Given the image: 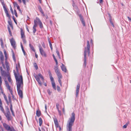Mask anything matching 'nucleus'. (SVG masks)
I'll return each mask as SVG.
<instances>
[{
  "mask_svg": "<svg viewBox=\"0 0 131 131\" xmlns=\"http://www.w3.org/2000/svg\"><path fill=\"white\" fill-rule=\"evenodd\" d=\"M14 75L16 80V85L18 95L21 99L23 97V84L22 76L18 77L16 74L14 73Z\"/></svg>",
  "mask_w": 131,
  "mask_h": 131,
  "instance_id": "f257e3e1",
  "label": "nucleus"
},
{
  "mask_svg": "<svg viewBox=\"0 0 131 131\" xmlns=\"http://www.w3.org/2000/svg\"><path fill=\"white\" fill-rule=\"evenodd\" d=\"M75 114L73 112L71 114V117L69 118L67 125V131H72V127L75 119Z\"/></svg>",
  "mask_w": 131,
  "mask_h": 131,
  "instance_id": "f03ea898",
  "label": "nucleus"
},
{
  "mask_svg": "<svg viewBox=\"0 0 131 131\" xmlns=\"http://www.w3.org/2000/svg\"><path fill=\"white\" fill-rule=\"evenodd\" d=\"M90 45L89 44V40L87 41V47H85L84 48V65L85 67L86 65V56L87 53H88L89 55L90 53Z\"/></svg>",
  "mask_w": 131,
  "mask_h": 131,
  "instance_id": "7ed1b4c3",
  "label": "nucleus"
},
{
  "mask_svg": "<svg viewBox=\"0 0 131 131\" xmlns=\"http://www.w3.org/2000/svg\"><path fill=\"white\" fill-rule=\"evenodd\" d=\"M34 76L39 85L40 86H41L42 84L41 81L39 79V78H40L41 79V80L42 81H43L44 80V79L42 75L41 74L39 73L37 75L35 74L34 75Z\"/></svg>",
  "mask_w": 131,
  "mask_h": 131,
  "instance_id": "20e7f679",
  "label": "nucleus"
},
{
  "mask_svg": "<svg viewBox=\"0 0 131 131\" xmlns=\"http://www.w3.org/2000/svg\"><path fill=\"white\" fill-rule=\"evenodd\" d=\"M3 7L5 12V13L6 15V16L7 17H8L10 19L8 21V23L9 25H10V27H12V23L11 20L10 19V16L8 12L6 9V8L5 6V5H3Z\"/></svg>",
  "mask_w": 131,
  "mask_h": 131,
  "instance_id": "39448f33",
  "label": "nucleus"
},
{
  "mask_svg": "<svg viewBox=\"0 0 131 131\" xmlns=\"http://www.w3.org/2000/svg\"><path fill=\"white\" fill-rule=\"evenodd\" d=\"M3 96L5 100L7 105H9V103H10V105H11V104H12L11 97L9 94H8V101L7 99L5 94H3Z\"/></svg>",
  "mask_w": 131,
  "mask_h": 131,
  "instance_id": "423d86ee",
  "label": "nucleus"
},
{
  "mask_svg": "<svg viewBox=\"0 0 131 131\" xmlns=\"http://www.w3.org/2000/svg\"><path fill=\"white\" fill-rule=\"evenodd\" d=\"M4 53L5 57V64L7 70L8 71L9 70V63L7 61V56L6 51L5 50L4 51Z\"/></svg>",
  "mask_w": 131,
  "mask_h": 131,
  "instance_id": "0eeeda50",
  "label": "nucleus"
},
{
  "mask_svg": "<svg viewBox=\"0 0 131 131\" xmlns=\"http://www.w3.org/2000/svg\"><path fill=\"white\" fill-rule=\"evenodd\" d=\"M54 69L58 77H60L61 76H62L58 66H54Z\"/></svg>",
  "mask_w": 131,
  "mask_h": 131,
  "instance_id": "6e6552de",
  "label": "nucleus"
},
{
  "mask_svg": "<svg viewBox=\"0 0 131 131\" xmlns=\"http://www.w3.org/2000/svg\"><path fill=\"white\" fill-rule=\"evenodd\" d=\"M7 110L6 113L4 112V113L7 118V120L8 121H9L11 120V118L10 116V113L8 108H7Z\"/></svg>",
  "mask_w": 131,
  "mask_h": 131,
  "instance_id": "1a4fd4ad",
  "label": "nucleus"
},
{
  "mask_svg": "<svg viewBox=\"0 0 131 131\" xmlns=\"http://www.w3.org/2000/svg\"><path fill=\"white\" fill-rule=\"evenodd\" d=\"M0 59L1 60V63L2 64V66L3 68L4 69H5L6 68L5 66L4 63V56L2 53L1 52H0Z\"/></svg>",
  "mask_w": 131,
  "mask_h": 131,
  "instance_id": "9d476101",
  "label": "nucleus"
},
{
  "mask_svg": "<svg viewBox=\"0 0 131 131\" xmlns=\"http://www.w3.org/2000/svg\"><path fill=\"white\" fill-rule=\"evenodd\" d=\"M10 42L12 47L15 49L16 47V42L13 38H12L10 40Z\"/></svg>",
  "mask_w": 131,
  "mask_h": 131,
  "instance_id": "9b49d317",
  "label": "nucleus"
},
{
  "mask_svg": "<svg viewBox=\"0 0 131 131\" xmlns=\"http://www.w3.org/2000/svg\"><path fill=\"white\" fill-rule=\"evenodd\" d=\"M3 126L7 130H10V127L8 125H7L5 123H3Z\"/></svg>",
  "mask_w": 131,
  "mask_h": 131,
  "instance_id": "f8f14e48",
  "label": "nucleus"
},
{
  "mask_svg": "<svg viewBox=\"0 0 131 131\" xmlns=\"http://www.w3.org/2000/svg\"><path fill=\"white\" fill-rule=\"evenodd\" d=\"M41 21L39 18H38L37 17L36 18V19L34 20V25H37V23H39Z\"/></svg>",
  "mask_w": 131,
  "mask_h": 131,
  "instance_id": "ddd939ff",
  "label": "nucleus"
},
{
  "mask_svg": "<svg viewBox=\"0 0 131 131\" xmlns=\"http://www.w3.org/2000/svg\"><path fill=\"white\" fill-rule=\"evenodd\" d=\"M80 87V84L79 83H78V85H77V88H76V96L77 97L78 95L79 92V90Z\"/></svg>",
  "mask_w": 131,
  "mask_h": 131,
  "instance_id": "4468645a",
  "label": "nucleus"
},
{
  "mask_svg": "<svg viewBox=\"0 0 131 131\" xmlns=\"http://www.w3.org/2000/svg\"><path fill=\"white\" fill-rule=\"evenodd\" d=\"M61 68L62 70L65 72H66L67 71V69L66 67L63 64H62V65L61 66Z\"/></svg>",
  "mask_w": 131,
  "mask_h": 131,
  "instance_id": "2eb2a0df",
  "label": "nucleus"
},
{
  "mask_svg": "<svg viewBox=\"0 0 131 131\" xmlns=\"http://www.w3.org/2000/svg\"><path fill=\"white\" fill-rule=\"evenodd\" d=\"M79 17L80 18V20H81V22L82 23L83 26H85V23L84 21L83 20V17L80 15H79Z\"/></svg>",
  "mask_w": 131,
  "mask_h": 131,
  "instance_id": "dca6fc26",
  "label": "nucleus"
},
{
  "mask_svg": "<svg viewBox=\"0 0 131 131\" xmlns=\"http://www.w3.org/2000/svg\"><path fill=\"white\" fill-rule=\"evenodd\" d=\"M42 56H43L45 57H46L47 56L45 52L43 50V49L39 50Z\"/></svg>",
  "mask_w": 131,
  "mask_h": 131,
  "instance_id": "f3484780",
  "label": "nucleus"
},
{
  "mask_svg": "<svg viewBox=\"0 0 131 131\" xmlns=\"http://www.w3.org/2000/svg\"><path fill=\"white\" fill-rule=\"evenodd\" d=\"M21 38L22 39L24 38L25 37L24 33L23 30L21 29Z\"/></svg>",
  "mask_w": 131,
  "mask_h": 131,
  "instance_id": "a211bd4d",
  "label": "nucleus"
},
{
  "mask_svg": "<svg viewBox=\"0 0 131 131\" xmlns=\"http://www.w3.org/2000/svg\"><path fill=\"white\" fill-rule=\"evenodd\" d=\"M21 48L22 50V51L24 53V54L25 56L26 57L27 56L26 54V52H25L24 49V48L23 46V45L21 43Z\"/></svg>",
  "mask_w": 131,
  "mask_h": 131,
  "instance_id": "6ab92c4d",
  "label": "nucleus"
},
{
  "mask_svg": "<svg viewBox=\"0 0 131 131\" xmlns=\"http://www.w3.org/2000/svg\"><path fill=\"white\" fill-rule=\"evenodd\" d=\"M12 57H13V60L15 62L16 61V60L15 57V54H14V52L13 51V50H12Z\"/></svg>",
  "mask_w": 131,
  "mask_h": 131,
  "instance_id": "aec40b11",
  "label": "nucleus"
},
{
  "mask_svg": "<svg viewBox=\"0 0 131 131\" xmlns=\"http://www.w3.org/2000/svg\"><path fill=\"white\" fill-rule=\"evenodd\" d=\"M41 13V14H42L43 15V16H45V14L43 12L42 10V9L40 6H39L38 7Z\"/></svg>",
  "mask_w": 131,
  "mask_h": 131,
  "instance_id": "412c9836",
  "label": "nucleus"
},
{
  "mask_svg": "<svg viewBox=\"0 0 131 131\" xmlns=\"http://www.w3.org/2000/svg\"><path fill=\"white\" fill-rule=\"evenodd\" d=\"M37 25H34L33 27V32L34 33H35L36 31V28L37 27Z\"/></svg>",
  "mask_w": 131,
  "mask_h": 131,
  "instance_id": "4be33fe9",
  "label": "nucleus"
},
{
  "mask_svg": "<svg viewBox=\"0 0 131 131\" xmlns=\"http://www.w3.org/2000/svg\"><path fill=\"white\" fill-rule=\"evenodd\" d=\"M10 111L12 114V115H13V116H15V115L14 113V111L12 109V104H11V105H10Z\"/></svg>",
  "mask_w": 131,
  "mask_h": 131,
  "instance_id": "5701e85b",
  "label": "nucleus"
},
{
  "mask_svg": "<svg viewBox=\"0 0 131 131\" xmlns=\"http://www.w3.org/2000/svg\"><path fill=\"white\" fill-rule=\"evenodd\" d=\"M108 15H109V17H110L109 21H110V22L111 24L113 26V27H114V24L112 20V18L111 16V15L110 14H109Z\"/></svg>",
  "mask_w": 131,
  "mask_h": 131,
  "instance_id": "b1692460",
  "label": "nucleus"
},
{
  "mask_svg": "<svg viewBox=\"0 0 131 131\" xmlns=\"http://www.w3.org/2000/svg\"><path fill=\"white\" fill-rule=\"evenodd\" d=\"M41 113L40 111L37 110L36 111V114L38 117H39L41 115Z\"/></svg>",
  "mask_w": 131,
  "mask_h": 131,
  "instance_id": "393cba45",
  "label": "nucleus"
},
{
  "mask_svg": "<svg viewBox=\"0 0 131 131\" xmlns=\"http://www.w3.org/2000/svg\"><path fill=\"white\" fill-rule=\"evenodd\" d=\"M51 84H52V87L53 88V89L54 90H56V86L55 83L54 82H51Z\"/></svg>",
  "mask_w": 131,
  "mask_h": 131,
  "instance_id": "a878e982",
  "label": "nucleus"
},
{
  "mask_svg": "<svg viewBox=\"0 0 131 131\" xmlns=\"http://www.w3.org/2000/svg\"><path fill=\"white\" fill-rule=\"evenodd\" d=\"M60 77H58V81H59V82L60 86H62V82H61V81L60 79L62 78V76H61Z\"/></svg>",
  "mask_w": 131,
  "mask_h": 131,
  "instance_id": "bb28decb",
  "label": "nucleus"
},
{
  "mask_svg": "<svg viewBox=\"0 0 131 131\" xmlns=\"http://www.w3.org/2000/svg\"><path fill=\"white\" fill-rule=\"evenodd\" d=\"M29 46L30 49L34 52H35V50L32 45L30 43L29 44Z\"/></svg>",
  "mask_w": 131,
  "mask_h": 131,
  "instance_id": "cd10ccee",
  "label": "nucleus"
},
{
  "mask_svg": "<svg viewBox=\"0 0 131 131\" xmlns=\"http://www.w3.org/2000/svg\"><path fill=\"white\" fill-rule=\"evenodd\" d=\"M39 125L40 126H41L42 123V121L41 118H40L39 119Z\"/></svg>",
  "mask_w": 131,
  "mask_h": 131,
  "instance_id": "c85d7f7f",
  "label": "nucleus"
},
{
  "mask_svg": "<svg viewBox=\"0 0 131 131\" xmlns=\"http://www.w3.org/2000/svg\"><path fill=\"white\" fill-rule=\"evenodd\" d=\"M5 83L6 87L7 88L10 87L7 81H5Z\"/></svg>",
  "mask_w": 131,
  "mask_h": 131,
  "instance_id": "c756f323",
  "label": "nucleus"
},
{
  "mask_svg": "<svg viewBox=\"0 0 131 131\" xmlns=\"http://www.w3.org/2000/svg\"><path fill=\"white\" fill-rule=\"evenodd\" d=\"M7 88L9 90V92L11 94L13 95V93L12 89L10 88V87H9V88Z\"/></svg>",
  "mask_w": 131,
  "mask_h": 131,
  "instance_id": "7c9ffc66",
  "label": "nucleus"
},
{
  "mask_svg": "<svg viewBox=\"0 0 131 131\" xmlns=\"http://www.w3.org/2000/svg\"><path fill=\"white\" fill-rule=\"evenodd\" d=\"M0 108L2 112L3 113H4V112H5L3 107L2 106V105H0Z\"/></svg>",
  "mask_w": 131,
  "mask_h": 131,
  "instance_id": "2f4dec72",
  "label": "nucleus"
},
{
  "mask_svg": "<svg viewBox=\"0 0 131 131\" xmlns=\"http://www.w3.org/2000/svg\"><path fill=\"white\" fill-rule=\"evenodd\" d=\"M1 74H2V75H6V72L5 71H1Z\"/></svg>",
  "mask_w": 131,
  "mask_h": 131,
  "instance_id": "473e14b6",
  "label": "nucleus"
},
{
  "mask_svg": "<svg viewBox=\"0 0 131 131\" xmlns=\"http://www.w3.org/2000/svg\"><path fill=\"white\" fill-rule=\"evenodd\" d=\"M16 71L17 72V73H18V75H17V74H16L17 76L18 77H19V76H20V75H19V74H18V67H17V66H16ZM15 73L16 74H17L15 72H14V73ZM21 75H20V76H21Z\"/></svg>",
  "mask_w": 131,
  "mask_h": 131,
  "instance_id": "72a5a7b5",
  "label": "nucleus"
},
{
  "mask_svg": "<svg viewBox=\"0 0 131 131\" xmlns=\"http://www.w3.org/2000/svg\"><path fill=\"white\" fill-rule=\"evenodd\" d=\"M39 27L40 28H42L43 27V25L41 21L39 23Z\"/></svg>",
  "mask_w": 131,
  "mask_h": 131,
  "instance_id": "f704fd0d",
  "label": "nucleus"
},
{
  "mask_svg": "<svg viewBox=\"0 0 131 131\" xmlns=\"http://www.w3.org/2000/svg\"><path fill=\"white\" fill-rule=\"evenodd\" d=\"M53 119L55 124L58 123V120L56 118H54Z\"/></svg>",
  "mask_w": 131,
  "mask_h": 131,
  "instance_id": "c9c22d12",
  "label": "nucleus"
},
{
  "mask_svg": "<svg viewBox=\"0 0 131 131\" xmlns=\"http://www.w3.org/2000/svg\"><path fill=\"white\" fill-rule=\"evenodd\" d=\"M8 81L10 83H12V80L10 77H8Z\"/></svg>",
  "mask_w": 131,
  "mask_h": 131,
  "instance_id": "e433bc0d",
  "label": "nucleus"
},
{
  "mask_svg": "<svg viewBox=\"0 0 131 131\" xmlns=\"http://www.w3.org/2000/svg\"><path fill=\"white\" fill-rule=\"evenodd\" d=\"M13 3L15 7H17L18 5L17 3L16 2H14Z\"/></svg>",
  "mask_w": 131,
  "mask_h": 131,
  "instance_id": "4c0bfd02",
  "label": "nucleus"
},
{
  "mask_svg": "<svg viewBox=\"0 0 131 131\" xmlns=\"http://www.w3.org/2000/svg\"><path fill=\"white\" fill-rule=\"evenodd\" d=\"M14 14H15V16L16 17H17L18 15H17V13L16 11V10L14 9Z\"/></svg>",
  "mask_w": 131,
  "mask_h": 131,
  "instance_id": "58836bf2",
  "label": "nucleus"
},
{
  "mask_svg": "<svg viewBox=\"0 0 131 131\" xmlns=\"http://www.w3.org/2000/svg\"><path fill=\"white\" fill-rule=\"evenodd\" d=\"M50 78L51 82H54L53 78L52 77H50Z\"/></svg>",
  "mask_w": 131,
  "mask_h": 131,
  "instance_id": "ea45409f",
  "label": "nucleus"
},
{
  "mask_svg": "<svg viewBox=\"0 0 131 131\" xmlns=\"http://www.w3.org/2000/svg\"><path fill=\"white\" fill-rule=\"evenodd\" d=\"M0 41H1V46L2 47H3V42L2 41V39H1Z\"/></svg>",
  "mask_w": 131,
  "mask_h": 131,
  "instance_id": "a19ab883",
  "label": "nucleus"
},
{
  "mask_svg": "<svg viewBox=\"0 0 131 131\" xmlns=\"http://www.w3.org/2000/svg\"><path fill=\"white\" fill-rule=\"evenodd\" d=\"M56 53H57V55L60 58V54H59V51L58 50H56Z\"/></svg>",
  "mask_w": 131,
  "mask_h": 131,
  "instance_id": "79ce46f5",
  "label": "nucleus"
},
{
  "mask_svg": "<svg viewBox=\"0 0 131 131\" xmlns=\"http://www.w3.org/2000/svg\"><path fill=\"white\" fill-rule=\"evenodd\" d=\"M56 106L58 110H59V105L58 103H56Z\"/></svg>",
  "mask_w": 131,
  "mask_h": 131,
  "instance_id": "37998d69",
  "label": "nucleus"
},
{
  "mask_svg": "<svg viewBox=\"0 0 131 131\" xmlns=\"http://www.w3.org/2000/svg\"><path fill=\"white\" fill-rule=\"evenodd\" d=\"M10 10L11 11L12 13V14H13V9L12 8V7L11 5H10Z\"/></svg>",
  "mask_w": 131,
  "mask_h": 131,
  "instance_id": "c03bdc74",
  "label": "nucleus"
},
{
  "mask_svg": "<svg viewBox=\"0 0 131 131\" xmlns=\"http://www.w3.org/2000/svg\"><path fill=\"white\" fill-rule=\"evenodd\" d=\"M128 125L127 124H126L125 125H124L123 127L124 128H125L127 127Z\"/></svg>",
  "mask_w": 131,
  "mask_h": 131,
  "instance_id": "a18cd8bd",
  "label": "nucleus"
},
{
  "mask_svg": "<svg viewBox=\"0 0 131 131\" xmlns=\"http://www.w3.org/2000/svg\"><path fill=\"white\" fill-rule=\"evenodd\" d=\"M47 92L48 94L49 95H50L51 92H50V90L49 89H48L47 90Z\"/></svg>",
  "mask_w": 131,
  "mask_h": 131,
  "instance_id": "49530a36",
  "label": "nucleus"
},
{
  "mask_svg": "<svg viewBox=\"0 0 131 131\" xmlns=\"http://www.w3.org/2000/svg\"><path fill=\"white\" fill-rule=\"evenodd\" d=\"M41 45L42 47L44 48H46L45 46V43L43 42L41 43Z\"/></svg>",
  "mask_w": 131,
  "mask_h": 131,
  "instance_id": "de8ad7c7",
  "label": "nucleus"
},
{
  "mask_svg": "<svg viewBox=\"0 0 131 131\" xmlns=\"http://www.w3.org/2000/svg\"><path fill=\"white\" fill-rule=\"evenodd\" d=\"M35 65H34V67L37 70V69H38V66H37V64H36V63H35Z\"/></svg>",
  "mask_w": 131,
  "mask_h": 131,
  "instance_id": "09e8293b",
  "label": "nucleus"
},
{
  "mask_svg": "<svg viewBox=\"0 0 131 131\" xmlns=\"http://www.w3.org/2000/svg\"><path fill=\"white\" fill-rule=\"evenodd\" d=\"M13 18L14 21V22H15V23L16 24H17V22H16V20L15 19V17L14 16H13L12 17Z\"/></svg>",
  "mask_w": 131,
  "mask_h": 131,
  "instance_id": "8fccbe9b",
  "label": "nucleus"
},
{
  "mask_svg": "<svg viewBox=\"0 0 131 131\" xmlns=\"http://www.w3.org/2000/svg\"><path fill=\"white\" fill-rule=\"evenodd\" d=\"M48 41H49V45L50 46V47L52 46L51 43V42L50 41L49 39H48Z\"/></svg>",
  "mask_w": 131,
  "mask_h": 131,
  "instance_id": "3c124183",
  "label": "nucleus"
},
{
  "mask_svg": "<svg viewBox=\"0 0 131 131\" xmlns=\"http://www.w3.org/2000/svg\"><path fill=\"white\" fill-rule=\"evenodd\" d=\"M48 73L50 77H52L50 71L48 72Z\"/></svg>",
  "mask_w": 131,
  "mask_h": 131,
  "instance_id": "603ef678",
  "label": "nucleus"
},
{
  "mask_svg": "<svg viewBox=\"0 0 131 131\" xmlns=\"http://www.w3.org/2000/svg\"><path fill=\"white\" fill-rule=\"evenodd\" d=\"M57 90L58 91H60V88L58 86H57Z\"/></svg>",
  "mask_w": 131,
  "mask_h": 131,
  "instance_id": "864d4df0",
  "label": "nucleus"
},
{
  "mask_svg": "<svg viewBox=\"0 0 131 131\" xmlns=\"http://www.w3.org/2000/svg\"><path fill=\"white\" fill-rule=\"evenodd\" d=\"M39 50H40L41 49H43L42 47H41L40 45H39Z\"/></svg>",
  "mask_w": 131,
  "mask_h": 131,
  "instance_id": "5fc2aeb1",
  "label": "nucleus"
},
{
  "mask_svg": "<svg viewBox=\"0 0 131 131\" xmlns=\"http://www.w3.org/2000/svg\"><path fill=\"white\" fill-rule=\"evenodd\" d=\"M26 1H27L28 0H26ZM22 1L24 5H26V3L25 0H22Z\"/></svg>",
  "mask_w": 131,
  "mask_h": 131,
  "instance_id": "6e6d98bb",
  "label": "nucleus"
},
{
  "mask_svg": "<svg viewBox=\"0 0 131 131\" xmlns=\"http://www.w3.org/2000/svg\"><path fill=\"white\" fill-rule=\"evenodd\" d=\"M17 7V9L19 11H20V7L19 5H18L17 7Z\"/></svg>",
  "mask_w": 131,
  "mask_h": 131,
  "instance_id": "4d7b16f0",
  "label": "nucleus"
},
{
  "mask_svg": "<svg viewBox=\"0 0 131 131\" xmlns=\"http://www.w3.org/2000/svg\"><path fill=\"white\" fill-rule=\"evenodd\" d=\"M54 61L56 62V66H57V65L58 64V61H57V59H56V60H55Z\"/></svg>",
  "mask_w": 131,
  "mask_h": 131,
  "instance_id": "13d9d810",
  "label": "nucleus"
},
{
  "mask_svg": "<svg viewBox=\"0 0 131 131\" xmlns=\"http://www.w3.org/2000/svg\"><path fill=\"white\" fill-rule=\"evenodd\" d=\"M2 79L1 76H0V84H2Z\"/></svg>",
  "mask_w": 131,
  "mask_h": 131,
  "instance_id": "bf43d9fd",
  "label": "nucleus"
},
{
  "mask_svg": "<svg viewBox=\"0 0 131 131\" xmlns=\"http://www.w3.org/2000/svg\"><path fill=\"white\" fill-rule=\"evenodd\" d=\"M23 40V42L24 43H26V40L25 39V38L22 39Z\"/></svg>",
  "mask_w": 131,
  "mask_h": 131,
  "instance_id": "052dcab7",
  "label": "nucleus"
},
{
  "mask_svg": "<svg viewBox=\"0 0 131 131\" xmlns=\"http://www.w3.org/2000/svg\"><path fill=\"white\" fill-rule=\"evenodd\" d=\"M58 112H59V115H61V111H60L59 110H58Z\"/></svg>",
  "mask_w": 131,
  "mask_h": 131,
  "instance_id": "680f3d73",
  "label": "nucleus"
},
{
  "mask_svg": "<svg viewBox=\"0 0 131 131\" xmlns=\"http://www.w3.org/2000/svg\"><path fill=\"white\" fill-rule=\"evenodd\" d=\"M55 125L56 127H59V125L58 123V124H55Z\"/></svg>",
  "mask_w": 131,
  "mask_h": 131,
  "instance_id": "e2e57ef3",
  "label": "nucleus"
},
{
  "mask_svg": "<svg viewBox=\"0 0 131 131\" xmlns=\"http://www.w3.org/2000/svg\"><path fill=\"white\" fill-rule=\"evenodd\" d=\"M55 125L56 127H59V125L58 123V124H55Z\"/></svg>",
  "mask_w": 131,
  "mask_h": 131,
  "instance_id": "0e129e2a",
  "label": "nucleus"
},
{
  "mask_svg": "<svg viewBox=\"0 0 131 131\" xmlns=\"http://www.w3.org/2000/svg\"><path fill=\"white\" fill-rule=\"evenodd\" d=\"M8 31H9V34L11 36H12V32H11V30Z\"/></svg>",
  "mask_w": 131,
  "mask_h": 131,
  "instance_id": "69168bd1",
  "label": "nucleus"
},
{
  "mask_svg": "<svg viewBox=\"0 0 131 131\" xmlns=\"http://www.w3.org/2000/svg\"><path fill=\"white\" fill-rule=\"evenodd\" d=\"M127 17V18H128V20H129V21H131V18H130L128 16Z\"/></svg>",
  "mask_w": 131,
  "mask_h": 131,
  "instance_id": "338daca9",
  "label": "nucleus"
},
{
  "mask_svg": "<svg viewBox=\"0 0 131 131\" xmlns=\"http://www.w3.org/2000/svg\"><path fill=\"white\" fill-rule=\"evenodd\" d=\"M103 0H100V4H102L103 3Z\"/></svg>",
  "mask_w": 131,
  "mask_h": 131,
  "instance_id": "774afa93",
  "label": "nucleus"
}]
</instances>
